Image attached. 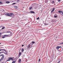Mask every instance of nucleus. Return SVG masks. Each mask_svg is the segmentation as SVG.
<instances>
[{
  "mask_svg": "<svg viewBox=\"0 0 63 63\" xmlns=\"http://www.w3.org/2000/svg\"><path fill=\"white\" fill-rule=\"evenodd\" d=\"M55 22V20H53L52 21V22Z\"/></svg>",
  "mask_w": 63,
  "mask_h": 63,
  "instance_id": "10",
  "label": "nucleus"
},
{
  "mask_svg": "<svg viewBox=\"0 0 63 63\" xmlns=\"http://www.w3.org/2000/svg\"><path fill=\"white\" fill-rule=\"evenodd\" d=\"M18 58H19V57H18V58H17V59H18Z\"/></svg>",
  "mask_w": 63,
  "mask_h": 63,
  "instance_id": "50",
  "label": "nucleus"
},
{
  "mask_svg": "<svg viewBox=\"0 0 63 63\" xmlns=\"http://www.w3.org/2000/svg\"><path fill=\"white\" fill-rule=\"evenodd\" d=\"M0 56H2V57H4V54H2V55H0Z\"/></svg>",
  "mask_w": 63,
  "mask_h": 63,
  "instance_id": "15",
  "label": "nucleus"
},
{
  "mask_svg": "<svg viewBox=\"0 0 63 63\" xmlns=\"http://www.w3.org/2000/svg\"><path fill=\"white\" fill-rule=\"evenodd\" d=\"M55 10V8H54L52 10L53 11H54V10Z\"/></svg>",
  "mask_w": 63,
  "mask_h": 63,
  "instance_id": "16",
  "label": "nucleus"
},
{
  "mask_svg": "<svg viewBox=\"0 0 63 63\" xmlns=\"http://www.w3.org/2000/svg\"><path fill=\"white\" fill-rule=\"evenodd\" d=\"M3 52H4H4H4V51L2 52V53H3Z\"/></svg>",
  "mask_w": 63,
  "mask_h": 63,
  "instance_id": "38",
  "label": "nucleus"
},
{
  "mask_svg": "<svg viewBox=\"0 0 63 63\" xmlns=\"http://www.w3.org/2000/svg\"><path fill=\"white\" fill-rule=\"evenodd\" d=\"M39 17H38L37 18V20H38V19H39Z\"/></svg>",
  "mask_w": 63,
  "mask_h": 63,
  "instance_id": "28",
  "label": "nucleus"
},
{
  "mask_svg": "<svg viewBox=\"0 0 63 63\" xmlns=\"http://www.w3.org/2000/svg\"><path fill=\"white\" fill-rule=\"evenodd\" d=\"M21 52H20L19 53V55L20 56L21 55Z\"/></svg>",
  "mask_w": 63,
  "mask_h": 63,
  "instance_id": "22",
  "label": "nucleus"
},
{
  "mask_svg": "<svg viewBox=\"0 0 63 63\" xmlns=\"http://www.w3.org/2000/svg\"><path fill=\"white\" fill-rule=\"evenodd\" d=\"M60 45H63V42H62L60 44Z\"/></svg>",
  "mask_w": 63,
  "mask_h": 63,
  "instance_id": "19",
  "label": "nucleus"
},
{
  "mask_svg": "<svg viewBox=\"0 0 63 63\" xmlns=\"http://www.w3.org/2000/svg\"><path fill=\"white\" fill-rule=\"evenodd\" d=\"M1 28V27H0V28ZM0 30V31H1V30Z\"/></svg>",
  "mask_w": 63,
  "mask_h": 63,
  "instance_id": "41",
  "label": "nucleus"
},
{
  "mask_svg": "<svg viewBox=\"0 0 63 63\" xmlns=\"http://www.w3.org/2000/svg\"><path fill=\"white\" fill-rule=\"evenodd\" d=\"M10 3V2L8 1H6V3H7V4H8V3Z\"/></svg>",
  "mask_w": 63,
  "mask_h": 63,
  "instance_id": "12",
  "label": "nucleus"
},
{
  "mask_svg": "<svg viewBox=\"0 0 63 63\" xmlns=\"http://www.w3.org/2000/svg\"><path fill=\"white\" fill-rule=\"evenodd\" d=\"M1 54V52H0V54Z\"/></svg>",
  "mask_w": 63,
  "mask_h": 63,
  "instance_id": "43",
  "label": "nucleus"
},
{
  "mask_svg": "<svg viewBox=\"0 0 63 63\" xmlns=\"http://www.w3.org/2000/svg\"><path fill=\"white\" fill-rule=\"evenodd\" d=\"M3 11H4V10H3Z\"/></svg>",
  "mask_w": 63,
  "mask_h": 63,
  "instance_id": "51",
  "label": "nucleus"
},
{
  "mask_svg": "<svg viewBox=\"0 0 63 63\" xmlns=\"http://www.w3.org/2000/svg\"><path fill=\"white\" fill-rule=\"evenodd\" d=\"M24 46V45H22V47H23Z\"/></svg>",
  "mask_w": 63,
  "mask_h": 63,
  "instance_id": "35",
  "label": "nucleus"
},
{
  "mask_svg": "<svg viewBox=\"0 0 63 63\" xmlns=\"http://www.w3.org/2000/svg\"><path fill=\"white\" fill-rule=\"evenodd\" d=\"M32 44H35V42L34 41H32Z\"/></svg>",
  "mask_w": 63,
  "mask_h": 63,
  "instance_id": "21",
  "label": "nucleus"
},
{
  "mask_svg": "<svg viewBox=\"0 0 63 63\" xmlns=\"http://www.w3.org/2000/svg\"><path fill=\"white\" fill-rule=\"evenodd\" d=\"M13 58H14V57H13Z\"/></svg>",
  "mask_w": 63,
  "mask_h": 63,
  "instance_id": "49",
  "label": "nucleus"
},
{
  "mask_svg": "<svg viewBox=\"0 0 63 63\" xmlns=\"http://www.w3.org/2000/svg\"><path fill=\"white\" fill-rule=\"evenodd\" d=\"M15 8L16 9H17V6H15Z\"/></svg>",
  "mask_w": 63,
  "mask_h": 63,
  "instance_id": "20",
  "label": "nucleus"
},
{
  "mask_svg": "<svg viewBox=\"0 0 63 63\" xmlns=\"http://www.w3.org/2000/svg\"><path fill=\"white\" fill-rule=\"evenodd\" d=\"M58 0V2H60V0Z\"/></svg>",
  "mask_w": 63,
  "mask_h": 63,
  "instance_id": "34",
  "label": "nucleus"
},
{
  "mask_svg": "<svg viewBox=\"0 0 63 63\" xmlns=\"http://www.w3.org/2000/svg\"><path fill=\"white\" fill-rule=\"evenodd\" d=\"M3 50H4V51H5V52H6V53H8V52L7 51H6V50H4V49H3Z\"/></svg>",
  "mask_w": 63,
  "mask_h": 63,
  "instance_id": "13",
  "label": "nucleus"
},
{
  "mask_svg": "<svg viewBox=\"0 0 63 63\" xmlns=\"http://www.w3.org/2000/svg\"><path fill=\"white\" fill-rule=\"evenodd\" d=\"M53 10H52L51 11V13H52V12H53Z\"/></svg>",
  "mask_w": 63,
  "mask_h": 63,
  "instance_id": "36",
  "label": "nucleus"
},
{
  "mask_svg": "<svg viewBox=\"0 0 63 63\" xmlns=\"http://www.w3.org/2000/svg\"><path fill=\"white\" fill-rule=\"evenodd\" d=\"M32 8V7H31L30 8V10H31Z\"/></svg>",
  "mask_w": 63,
  "mask_h": 63,
  "instance_id": "27",
  "label": "nucleus"
},
{
  "mask_svg": "<svg viewBox=\"0 0 63 63\" xmlns=\"http://www.w3.org/2000/svg\"><path fill=\"white\" fill-rule=\"evenodd\" d=\"M31 46V45H30V44L28 46V49H30V48H31V47H30Z\"/></svg>",
  "mask_w": 63,
  "mask_h": 63,
  "instance_id": "6",
  "label": "nucleus"
},
{
  "mask_svg": "<svg viewBox=\"0 0 63 63\" xmlns=\"http://www.w3.org/2000/svg\"><path fill=\"white\" fill-rule=\"evenodd\" d=\"M4 54H6V55H8V53H5V52H4Z\"/></svg>",
  "mask_w": 63,
  "mask_h": 63,
  "instance_id": "14",
  "label": "nucleus"
},
{
  "mask_svg": "<svg viewBox=\"0 0 63 63\" xmlns=\"http://www.w3.org/2000/svg\"><path fill=\"white\" fill-rule=\"evenodd\" d=\"M9 59H8L7 60V61H10L11 60H13L14 59L12 58H8Z\"/></svg>",
  "mask_w": 63,
  "mask_h": 63,
  "instance_id": "4",
  "label": "nucleus"
},
{
  "mask_svg": "<svg viewBox=\"0 0 63 63\" xmlns=\"http://www.w3.org/2000/svg\"><path fill=\"white\" fill-rule=\"evenodd\" d=\"M19 56V57L20 56Z\"/></svg>",
  "mask_w": 63,
  "mask_h": 63,
  "instance_id": "52",
  "label": "nucleus"
},
{
  "mask_svg": "<svg viewBox=\"0 0 63 63\" xmlns=\"http://www.w3.org/2000/svg\"><path fill=\"white\" fill-rule=\"evenodd\" d=\"M2 38L3 39L4 38H5V36L4 35V36L2 37Z\"/></svg>",
  "mask_w": 63,
  "mask_h": 63,
  "instance_id": "23",
  "label": "nucleus"
},
{
  "mask_svg": "<svg viewBox=\"0 0 63 63\" xmlns=\"http://www.w3.org/2000/svg\"><path fill=\"white\" fill-rule=\"evenodd\" d=\"M2 33L1 32L0 33V37H1V35Z\"/></svg>",
  "mask_w": 63,
  "mask_h": 63,
  "instance_id": "30",
  "label": "nucleus"
},
{
  "mask_svg": "<svg viewBox=\"0 0 63 63\" xmlns=\"http://www.w3.org/2000/svg\"><path fill=\"white\" fill-rule=\"evenodd\" d=\"M54 2V1H52L53 3Z\"/></svg>",
  "mask_w": 63,
  "mask_h": 63,
  "instance_id": "42",
  "label": "nucleus"
},
{
  "mask_svg": "<svg viewBox=\"0 0 63 63\" xmlns=\"http://www.w3.org/2000/svg\"><path fill=\"white\" fill-rule=\"evenodd\" d=\"M4 28H5V27H3L2 28L1 30H3V29H4Z\"/></svg>",
  "mask_w": 63,
  "mask_h": 63,
  "instance_id": "24",
  "label": "nucleus"
},
{
  "mask_svg": "<svg viewBox=\"0 0 63 63\" xmlns=\"http://www.w3.org/2000/svg\"><path fill=\"white\" fill-rule=\"evenodd\" d=\"M58 12L59 13H60V14H61V13H62L63 11L60 10H59L58 11Z\"/></svg>",
  "mask_w": 63,
  "mask_h": 63,
  "instance_id": "7",
  "label": "nucleus"
},
{
  "mask_svg": "<svg viewBox=\"0 0 63 63\" xmlns=\"http://www.w3.org/2000/svg\"><path fill=\"white\" fill-rule=\"evenodd\" d=\"M38 61L39 62H40V59H39V60H38Z\"/></svg>",
  "mask_w": 63,
  "mask_h": 63,
  "instance_id": "32",
  "label": "nucleus"
},
{
  "mask_svg": "<svg viewBox=\"0 0 63 63\" xmlns=\"http://www.w3.org/2000/svg\"><path fill=\"white\" fill-rule=\"evenodd\" d=\"M57 37V36L56 37V38Z\"/></svg>",
  "mask_w": 63,
  "mask_h": 63,
  "instance_id": "45",
  "label": "nucleus"
},
{
  "mask_svg": "<svg viewBox=\"0 0 63 63\" xmlns=\"http://www.w3.org/2000/svg\"><path fill=\"white\" fill-rule=\"evenodd\" d=\"M44 35L45 36H47L48 35V33H46Z\"/></svg>",
  "mask_w": 63,
  "mask_h": 63,
  "instance_id": "8",
  "label": "nucleus"
},
{
  "mask_svg": "<svg viewBox=\"0 0 63 63\" xmlns=\"http://www.w3.org/2000/svg\"><path fill=\"white\" fill-rule=\"evenodd\" d=\"M5 15L7 16H10V17H14V14L12 13H6L5 14Z\"/></svg>",
  "mask_w": 63,
  "mask_h": 63,
  "instance_id": "1",
  "label": "nucleus"
},
{
  "mask_svg": "<svg viewBox=\"0 0 63 63\" xmlns=\"http://www.w3.org/2000/svg\"><path fill=\"white\" fill-rule=\"evenodd\" d=\"M3 49H0V51H1L2 50H3Z\"/></svg>",
  "mask_w": 63,
  "mask_h": 63,
  "instance_id": "29",
  "label": "nucleus"
},
{
  "mask_svg": "<svg viewBox=\"0 0 63 63\" xmlns=\"http://www.w3.org/2000/svg\"><path fill=\"white\" fill-rule=\"evenodd\" d=\"M4 57H2L1 59V60H2V59H3V58H4Z\"/></svg>",
  "mask_w": 63,
  "mask_h": 63,
  "instance_id": "18",
  "label": "nucleus"
},
{
  "mask_svg": "<svg viewBox=\"0 0 63 63\" xmlns=\"http://www.w3.org/2000/svg\"><path fill=\"white\" fill-rule=\"evenodd\" d=\"M17 57H17L16 58H17Z\"/></svg>",
  "mask_w": 63,
  "mask_h": 63,
  "instance_id": "44",
  "label": "nucleus"
},
{
  "mask_svg": "<svg viewBox=\"0 0 63 63\" xmlns=\"http://www.w3.org/2000/svg\"><path fill=\"white\" fill-rule=\"evenodd\" d=\"M44 24L45 25H46V24H47V23H44Z\"/></svg>",
  "mask_w": 63,
  "mask_h": 63,
  "instance_id": "37",
  "label": "nucleus"
},
{
  "mask_svg": "<svg viewBox=\"0 0 63 63\" xmlns=\"http://www.w3.org/2000/svg\"><path fill=\"white\" fill-rule=\"evenodd\" d=\"M19 1V0H17V2H18Z\"/></svg>",
  "mask_w": 63,
  "mask_h": 63,
  "instance_id": "33",
  "label": "nucleus"
},
{
  "mask_svg": "<svg viewBox=\"0 0 63 63\" xmlns=\"http://www.w3.org/2000/svg\"><path fill=\"white\" fill-rule=\"evenodd\" d=\"M5 33H10V34H12V33L11 32L9 31H8L7 32H5Z\"/></svg>",
  "mask_w": 63,
  "mask_h": 63,
  "instance_id": "5",
  "label": "nucleus"
},
{
  "mask_svg": "<svg viewBox=\"0 0 63 63\" xmlns=\"http://www.w3.org/2000/svg\"><path fill=\"white\" fill-rule=\"evenodd\" d=\"M24 50V49H23V48L21 51L22 52H23Z\"/></svg>",
  "mask_w": 63,
  "mask_h": 63,
  "instance_id": "17",
  "label": "nucleus"
},
{
  "mask_svg": "<svg viewBox=\"0 0 63 63\" xmlns=\"http://www.w3.org/2000/svg\"><path fill=\"white\" fill-rule=\"evenodd\" d=\"M0 44H1V43H0Z\"/></svg>",
  "mask_w": 63,
  "mask_h": 63,
  "instance_id": "48",
  "label": "nucleus"
},
{
  "mask_svg": "<svg viewBox=\"0 0 63 63\" xmlns=\"http://www.w3.org/2000/svg\"><path fill=\"white\" fill-rule=\"evenodd\" d=\"M21 61V59H19L18 61V62H20Z\"/></svg>",
  "mask_w": 63,
  "mask_h": 63,
  "instance_id": "11",
  "label": "nucleus"
},
{
  "mask_svg": "<svg viewBox=\"0 0 63 63\" xmlns=\"http://www.w3.org/2000/svg\"><path fill=\"white\" fill-rule=\"evenodd\" d=\"M62 48V50H61V51H62V50H63V48H62V46H58L56 47V49H58V51H59V48Z\"/></svg>",
  "mask_w": 63,
  "mask_h": 63,
  "instance_id": "2",
  "label": "nucleus"
},
{
  "mask_svg": "<svg viewBox=\"0 0 63 63\" xmlns=\"http://www.w3.org/2000/svg\"><path fill=\"white\" fill-rule=\"evenodd\" d=\"M15 4H16V3H14L12 4V5H15Z\"/></svg>",
  "mask_w": 63,
  "mask_h": 63,
  "instance_id": "26",
  "label": "nucleus"
},
{
  "mask_svg": "<svg viewBox=\"0 0 63 63\" xmlns=\"http://www.w3.org/2000/svg\"><path fill=\"white\" fill-rule=\"evenodd\" d=\"M2 2L0 1V4H2Z\"/></svg>",
  "mask_w": 63,
  "mask_h": 63,
  "instance_id": "25",
  "label": "nucleus"
},
{
  "mask_svg": "<svg viewBox=\"0 0 63 63\" xmlns=\"http://www.w3.org/2000/svg\"><path fill=\"white\" fill-rule=\"evenodd\" d=\"M30 12L31 13H32V14H34V13H35V12L33 11H31Z\"/></svg>",
  "mask_w": 63,
  "mask_h": 63,
  "instance_id": "9",
  "label": "nucleus"
},
{
  "mask_svg": "<svg viewBox=\"0 0 63 63\" xmlns=\"http://www.w3.org/2000/svg\"><path fill=\"white\" fill-rule=\"evenodd\" d=\"M1 61V59H0V61Z\"/></svg>",
  "mask_w": 63,
  "mask_h": 63,
  "instance_id": "40",
  "label": "nucleus"
},
{
  "mask_svg": "<svg viewBox=\"0 0 63 63\" xmlns=\"http://www.w3.org/2000/svg\"><path fill=\"white\" fill-rule=\"evenodd\" d=\"M1 63H3V62H2Z\"/></svg>",
  "mask_w": 63,
  "mask_h": 63,
  "instance_id": "46",
  "label": "nucleus"
},
{
  "mask_svg": "<svg viewBox=\"0 0 63 63\" xmlns=\"http://www.w3.org/2000/svg\"><path fill=\"white\" fill-rule=\"evenodd\" d=\"M48 25V24H47L46 23V25Z\"/></svg>",
  "mask_w": 63,
  "mask_h": 63,
  "instance_id": "39",
  "label": "nucleus"
},
{
  "mask_svg": "<svg viewBox=\"0 0 63 63\" xmlns=\"http://www.w3.org/2000/svg\"><path fill=\"white\" fill-rule=\"evenodd\" d=\"M32 45L31 47H32Z\"/></svg>",
  "mask_w": 63,
  "mask_h": 63,
  "instance_id": "47",
  "label": "nucleus"
},
{
  "mask_svg": "<svg viewBox=\"0 0 63 63\" xmlns=\"http://www.w3.org/2000/svg\"><path fill=\"white\" fill-rule=\"evenodd\" d=\"M54 17H57V16H54Z\"/></svg>",
  "mask_w": 63,
  "mask_h": 63,
  "instance_id": "31",
  "label": "nucleus"
},
{
  "mask_svg": "<svg viewBox=\"0 0 63 63\" xmlns=\"http://www.w3.org/2000/svg\"><path fill=\"white\" fill-rule=\"evenodd\" d=\"M12 34H9V35H4L5 37L6 38V37H10V36H11V35Z\"/></svg>",
  "mask_w": 63,
  "mask_h": 63,
  "instance_id": "3",
  "label": "nucleus"
}]
</instances>
